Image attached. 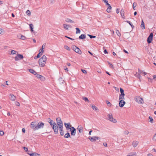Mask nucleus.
I'll return each mask as SVG.
<instances>
[{"label":"nucleus","instance_id":"1","mask_svg":"<svg viewBox=\"0 0 156 156\" xmlns=\"http://www.w3.org/2000/svg\"><path fill=\"white\" fill-rule=\"evenodd\" d=\"M50 124L51 126L52 129L54 130L55 134H57L58 133V126L55 123L53 120L50 121Z\"/></svg>","mask_w":156,"mask_h":156},{"label":"nucleus","instance_id":"2","mask_svg":"<svg viewBox=\"0 0 156 156\" xmlns=\"http://www.w3.org/2000/svg\"><path fill=\"white\" fill-rule=\"evenodd\" d=\"M46 57L45 55H43L39 60V64L41 67L44 66L46 61Z\"/></svg>","mask_w":156,"mask_h":156},{"label":"nucleus","instance_id":"3","mask_svg":"<svg viewBox=\"0 0 156 156\" xmlns=\"http://www.w3.org/2000/svg\"><path fill=\"white\" fill-rule=\"evenodd\" d=\"M135 100L138 104H142L144 103V101L142 98L139 96H136L134 98Z\"/></svg>","mask_w":156,"mask_h":156},{"label":"nucleus","instance_id":"4","mask_svg":"<svg viewBox=\"0 0 156 156\" xmlns=\"http://www.w3.org/2000/svg\"><path fill=\"white\" fill-rule=\"evenodd\" d=\"M37 121H35L31 122L30 124V128L34 130H37Z\"/></svg>","mask_w":156,"mask_h":156},{"label":"nucleus","instance_id":"5","mask_svg":"<svg viewBox=\"0 0 156 156\" xmlns=\"http://www.w3.org/2000/svg\"><path fill=\"white\" fill-rule=\"evenodd\" d=\"M56 121L57 124L58 125V128L60 127L63 126V124L62 121L61 120L60 118L58 117L56 119Z\"/></svg>","mask_w":156,"mask_h":156},{"label":"nucleus","instance_id":"6","mask_svg":"<svg viewBox=\"0 0 156 156\" xmlns=\"http://www.w3.org/2000/svg\"><path fill=\"white\" fill-rule=\"evenodd\" d=\"M107 116L108 117V120H109L110 121L114 123L116 122V120L115 119L113 118V117L112 114L110 113L109 114H108L107 115Z\"/></svg>","mask_w":156,"mask_h":156},{"label":"nucleus","instance_id":"7","mask_svg":"<svg viewBox=\"0 0 156 156\" xmlns=\"http://www.w3.org/2000/svg\"><path fill=\"white\" fill-rule=\"evenodd\" d=\"M72 49L76 53L80 55L81 54L82 52L80 49L76 46H73L72 47Z\"/></svg>","mask_w":156,"mask_h":156},{"label":"nucleus","instance_id":"8","mask_svg":"<svg viewBox=\"0 0 156 156\" xmlns=\"http://www.w3.org/2000/svg\"><path fill=\"white\" fill-rule=\"evenodd\" d=\"M44 126V123L39 122H37V130L39 129L43 128Z\"/></svg>","mask_w":156,"mask_h":156},{"label":"nucleus","instance_id":"9","mask_svg":"<svg viewBox=\"0 0 156 156\" xmlns=\"http://www.w3.org/2000/svg\"><path fill=\"white\" fill-rule=\"evenodd\" d=\"M153 35V34L152 33H151L150 34V35L148 36L147 39V42L148 43L150 44L151 42L152 41V40Z\"/></svg>","mask_w":156,"mask_h":156},{"label":"nucleus","instance_id":"10","mask_svg":"<svg viewBox=\"0 0 156 156\" xmlns=\"http://www.w3.org/2000/svg\"><path fill=\"white\" fill-rule=\"evenodd\" d=\"M70 130L71 131V135L73 136H75L76 133V129L73 127L71 126L70 128Z\"/></svg>","mask_w":156,"mask_h":156},{"label":"nucleus","instance_id":"11","mask_svg":"<svg viewBox=\"0 0 156 156\" xmlns=\"http://www.w3.org/2000/svg\"><path fill=\"white\" fill-rule=\"evenodd\" d=\"M23 58V55L18 54L15 57V60L17 61L22 59Z\"/></svg>","mask_w":156,"mask_h":156},{"label":"nucleus","instance_id":"12","mask_svg":"<svg viewBox=\"0 0 156 156\" xmlns=\"http://www.w3.org/2000/svg\"><path fill=\"white\" fill-rule=\"evenodd\" d=\"M126 103L122 99L121 100L119 103V106L120 107H122Z\"/></svg>","mask_w":156,"mask_h":156},{"label":"nucleus","instance_id":"13","mask_svg":"<svg viewBox=\"0 0 156 156\" xmlns=\"http://www.w3.org/2000/svg\"><path fill=\"white\" fill-rule=\"evenodd\" d=\"M63 127H60L58 128V129L60 131V134L61 135L63 136L64 135V131L63 130Z\"/></svg>","mask_w":156,"mask_h":156},{"label":"nucleus","instance_id":"14","mask_svg":"<svg viewBox=\"0 0 156 156\" xmlns=\"http://www.w3.org/2000/svg\"><path fill=\"white\" fill-rule=\"evenodd\" d=\"M64 125L67 129L70 128V127H71L72 126L70 125V123L69 122L68 123H64Z\"/></svg>","mask_w":156,"mask_h":156},{"label":"nucleus","instance_id":"15","mask_svg":"<svg viewBox=\"0 0 156 156\" xmlns=\"http://www.w3.org/2000/svg\"><path fill=\"white\" fill-rule=\"evenodd\" d=\"M9 98L12 101H15L16 99V97L13 94H10L9 97Z\"/></svg>","mask_w":156,"mask_h":156},{"label":"nucleus","instance_id":"16","mask_svg":"<svg viewBox=\"0 0 156 156\" xmlns=\"http://www.w3.org/2000/svg\"><path fill=\"white\" fill-rule=\"evenodd\" d=\"M63 26L64 28L66 30H68L69 27H72L71 25L66 24H64Z\"/></svg>","mask_w":156,"mask_h":156},{"label":"nucleus","instance_id":"17","mask_svg":"<svg viewBox=\"0 0 156 156\" xmlns=\"http://www.w3.org/2000/svg\"><path fill=\"white\" fill-rule=\"evenodd\" d=\"M106 5H107L108 6V8L107 9V12H111V10L112 9V7L111 6V5L108 3V4H107Z\"/></svg>","mask_w":156,"mask_h":156},{"label":"nucleus","instance_id":"18","mask_svg":"<svg viewBox=\"0 0 156 156\" xmlns=\"http://www.w3.org/2000/svg\"><path fill=\"white\" fill-rule=\"evenodd\" d=\"M35 75H36V77L39 79H40L41 80H43L44 79V77L43 76L37 74V73H36V74Z\"/></svg>","mask_w":156,"mask_h":156},{"label":"nucleus","instance_id":"19","mask_svg":"<svg viewBox=\"0 0 156 156\" xmlns=\"http://www.w3.org/2000/svg\"><path fill=\"white\" fill-rule=\"evenodd\" d=\"M77 129L79 130L80 133H82L83 131V128L81 125L79 126Z\"/></svg>","mask_w":156,"mask_h":156},{"label":"nucleus","instance_id":"20","mask_svg":"<svg viewBox=\"0 0 156 156\" xmlns=\"http://www.w3.org/2000/svg\"><path fill=\"white\" fill-rule=\"evenodd\" d=\"M138 143L139 142L138 141H133L132 144L133 147H136Z\"/></svg>","mask_w":156,"mask_h":156},{"label":"nucleus","instance_id":"21","mask_svg":"<svg viewBox=\"0 0 156 156\" xmlns=\"http://www.w3.org/2000/svg\"><path fill=\"white\" fill-rule=\"evenodd\" d=\"M27 154H29L30 156H37V155H40V154L36 153H33L31 154H30L29 153H28Z\"/></svg>","mask_w":156,"mask_h":156},{"label":"nucleus","instance_id":"22","mask_svg":"<svg viewBox=\"0 0 156 156\" xmlns=\"http://www.w3.org/2000/svg\"><path fill=\"white\" fill-rule=\"evenodd\" d=\"M86 36L85 34H82L79 37V38L81 39H83L85 38Z\"/></svg>","mask_w":156,"mask_h":156},{"label":"nucleus","instance_id":"23","mask_svg":"<svg viewBox=\"0 0 156 156\" xmlns=\"http://www.w3.org/2000/svg\"><path fill=\"white\" fill-rule=\"evenodd\" d=\"M141 27L142 28V29H145V26L144 25V23L143 20H142L141 24L140 25Z\"/></svg>","mask_w":156,"mask_h":156},{"label":"nucleus","instance_id":"24","mask_svg":"<svg viewBox=\"0 0 156 156\" xmlns=\"http://www.w3.org/2000/svg\"><path fill=\"white\" fill-rule=\"evenodd\" d=\"M29 69V71L30 73H31L35 75L36 74L37 72L35 71L34 70H33V69Z\"/></svg>","mask_w":156,"mask_h":156},{"label":"nucleus","instance_id":"25","mask_svg":"<svg viewBox=\"0 0 156 156\" xmlns=\"http://www.w3.org/2000/svg\"><path fill=\"white\" fill-rule=\"evenodd\" d=\"M42 52L43 51H42V50L40 49L39 50V52L37 55V57L39 58L42 55Z\"/></svg>","mask_w":156,"mask_h":156},{"label":"nucleus","instance_id":"26","mask_svg":"<svg viewBox=\"0 0 156 156\" xmlns=\"http://www.w3.org/2000/svg\"><path fill=\"white\" fill-rule=\"evenodd\" d=\"M89 139L91 142H94L95 141H96L94 136L92 137L89 136Z\"/></svg>","mask_w":156,"mask_h":156},{"label":"nucleus","instance_id":"27","mask_svg":"<svg viewBox=\"0 0 156 156\" xmlns=\"http://www.w3.org/2000/svg\"><path fill=\"white\" fill-rule=\"evenodd\" d=\"M65 20L66 22H68V23H74V22L73 21L69 19V18H67V19H66Z\"/></svg>","mask_w":156,"mask_h":156},{"label":"nucleus","instance_id":"28","mask_svg":"<svg viewBox=\"0 0 156 156\" xmlns=\"http://www.w3.org/2000/svg\"><path fill=\"white\" fill-rule=\"evenodd\" d=\"M136 153L135 152H133L130 153L129 155H128L126 156H136Z\"/></svg>","mask_w":156,"mask_h":156},{"label":"nucleus","instance_id":"29","mask_svg":"<svg viewBox=\"0 0 156 156\" xmlns=\"http://www.w3.org/2000/svg\"><path fill=\"white\" fill-rule=\"evenodd\" d=\"M30 27V31L31 32H33L34 31V30H33V25L32 24H29Z\"/></svg>","mask_w":156,"mask_h":156},{"label":"nucleus","instance_id":"30","mask_svg":"<svg viewBox=\"0 0 156 156\" xmlns=\"http://www.w3.org/2000/svg\"><path fill=\"white\" fill-rule=\"evenodd\" d=\"M70 136V134L69 133H67L66 134L64 135V137L65 138H68Z\"/></svg>","mask_w":156,"mask_h":156},{"label":"nucleus","instance_id":"31","mask_svg":"<svg viewBox=\"0 0 156 156\" xmlns=\"http://www.w3.org/2000/svg\"><path fill=\"white\" fill-rule=\"evenodd\" d=\"M120 91L121 92V94L120 95H125L124 92V90L122 88H120Z\"/></svg>","mask_w":156,"mask_h":156},{"label":"nucleus","instance_id":"32","mask_svg":"<svg viewBox=\"0 0 156 156\" xmlns=\"http://www.w3.org/2000/svg\"><path fill=\"white\" fill-rule=\"evenodd\" d=\"M120 13L122 16H124V12L123 9H122L120 11Z\"/></svg>","mask_w":156,"mask_h":156},{"label":"nucleus","instance_id":"33","mask_svg":"<svg viewBox=\"0 0 156 156\" xmlns=\"http://www.w3.org/2000/svg\"><path fill=\"white\" fill-rule=\"evenodd\" d=\"M125 95H120L119 97V100H121L122 99L123 100L124 99V96Z\"/></svg>","mask_w":156,"mask_h":156},{"label":"nucleus","instance_id":"34","mask_svg":"<svg viewBox=\"0 0 156 156\" xmlns=\"http://www.w3.org/2000/svg\"><path fill=\"white\" fill-rule=\"evenodd\" d=\"M76 34H79V33H80V29L78 28H76Z\"/></svg>","mask_w":156,"mask_h":156},{"label":"nucleus","instance_id":"35","mask_svg":"<svg viewBox=\"0 0 156 156\" xmlns=\"http://www.w3.org/2000/svg\"><path fill=\"white\" fill-rule=\"evenodd\" d=\"M126 22L127 23H129V24L131 26L132 28H133V27H134V26L133 25L132 23L131 22H130V21H126Z\"/></svg>","mask_w":156,"mask_h":156},{"label":"nucleus","instance_id":"36","mask_svg":"<svg viewBox=\"0 0 156 156\" xmlns=\"http://www.w3.org/2000/svg\"><path fill=\"white\" fill-rule=\"evenodd\" d=\"M65 49L68 51H70L71 50V49L68 46L65 45L64 47Z\"/></svg>","mask_w":156,"mask_h":156},{"label":"nucleus","instance_id":"37","mask_svg":"<svg viewBox=\"0 0 156 156\" xmlns=\"http://www.w3.org/2000/svg\"><path fill=\"white\" fill-rule=\"evenodd\" d=\"M152 140H154V141H156V133L154 135V136L152 138Z\"/></svg>","mask_w":156,"mask_h":156},{"label":"nucleus","instance_id":"38","mask_svg":"<svg viewBox=\"0 0 156 156\" xmlns=\"http://www.w3.org/2000/svg\"><path fill=\"white\" fill-rule=\"evenodd\" d=\"M91 107L94 110L96 111L97 109V107L94 105H92Z\"/></svg>","mask_w":156,"mask_h":156},{"label":"nucleus","instance_id":"39","mask_svg":"<svg viewBox=\"0 0 156 156\" xmlns=\"http://www.w3.org/2000/svg\"><path fill=\"white\" fill-rule=\"evenodd\" d=\"M116 33L119 36H120L121 35V34L119 32V31L118 30H116Z\"/></svg>","mask_w":156,"mask_h":156},{"label":"nucleus","instance_id":"40","mask_svg":"<svg viewBox=\"0 0 156 156\" xmlns=\"http://www.w3.org/2000/svg\"><path fill=\"white\" fill-rule=\"evenodd\" d=\"M88 36L90 38H95L96 37V36L92 35L90 34H88Z\"/></svg>","mask_w":156,"mask_h":156},{"label":"nucleus","instance_id":"41","mask_svg":"<svg viewBox=\"0 0 156 156\" xmlns=\"http://www.w3.org/2000/svg\"><path fill=\"white\" fill-rule=\"evenodd\" d=\"M20 38L22 40H25L26 39V37L25 36H23V35H22L21 37Z\"/></svg>","mask_w":156,"mask_h":156},{"label":"nucleus","instance_id":"42","mask_svg":"<svg viewBox=\"0 0 156 156\" xmlns=\"http://www.w3.org/2000/svg\"><path fill=\"white\" fill-rule=\"evenodd\" d=\"M150 119V122L152 123L153 122V120L151 116H149V117Z\"/></svg>","mask_w":156,"mask_h":156},{"label":"nucleus","instance_id":"43","mask_svg":"<svg viewBox=\"0 0 156 156\" xmlns=\"http://www.w3.org/2000/svg\"><path fill=\"white\" fill-rule=\"evenodd\" d=\"M26 13L29 16H30V12L29 10H27L26 12Z\"/></svg>","mask_w":156,"mask_h":156},{"label":"nucleus","instance_id":"44","mask_svg":"<svg viewBox=\"0 0 156 156\" xmlns=\"http://www.w3.org/2000/svg\"><path fill=\"white\" fill-rule=\"evenodd\" d=\"M83 99L85 101L88 102L89 100L86 97L83 98Z\"/></svg>","mask_w":156,"mask_h":156},{"label":"nucleus","instance_id":"45","mask_svg":"<svg viewBox=\"0 0 156 156\" xmlns=\"http://www.w3.org/2000/svg\"><path fill=\"white\" fill-rule=\"evenodd\" d=\"M58 81H59V82H62V83H63V81H64V80H63L62 79V78L60 77V78H59V79H58Z\"/></svg>","mask_w":156,"mask_h":156},{"label":"nucleus","instance_id":"46","mask_svg":"<svg viewBox=\"0 0 156 156\" xmlns=\"http://www.w3.org/2000/svg\"><path fill=\"white\" fill-rule=\"evenodd\" d=\"M106 103L107 104L108 106H111L112 105V104H111V103L108 101H107Z\"/></svg>","mask_w":156,"mask_h":156},{"label":"nucleus","instance_id":"47","mask_svg":"<svg viewBox=\"0 0 156 156\" xmlns=\"http://www.w3.org/2000/svg\"><path fill=\"white\" fill-rule=\"evenodd\" d=\"M45 45H46L45 43H44V44L42 45V49H41V50H42V51H43V49H44V48H45Z\"/></svg>","mask_w":156,"mask_h":156},{"label":"nucleus","instance_id":"48","mask_svg":"<svg viewBox=\"0 0 156 156\" xmlns=\"http://www.w3.org/2000/svg\"><path fill=\"white\" fill-rule=\"evenodd\" d=\"M136 3H135V2H134L133 3V9L134 10H135V9H134V8L136 7Z\"/></svg>","mask_w":156,"mask_h":156},{"label":"nucleus","instance_id":"49","mask_svg":"<svg viewBox=\"0 0 156 156\" xmlns=\"http://www.w3.org/2000/svg\"><path fill=\"white\" fill-rule=\"evenodd\" d=\"M16 51L14 50H12L11 51V54L13 55L15 54Z\"/></svg>","mask_w":156,"mask_h":156},{"label":"nucleus","instance_id":"50","mask_svg":"<svg viewBox=\"0 0 156 156\" xmlns=\"http://www.w3.org/2000/svg\"><path fill=\"white\" fill-rule=\"evenodd\" d=\"M23 149L24 150H25L26 152H27V151H28V149L27 147H23Z\"/></svg>","mask_w":156,"mask_h":156},{"label":"nucleus","instance_id":"51","mask_svg":"<svg viewBox=\"0 0 156 156\" xmlns=\"http://www.w3.org/2000/svg\"><path fill=\"white\" fill-rule=\"evenodd\" d=\"M82 71L85 74H86L87 73V71L86 70H84V69H81Z\"/></svg>","mask_w":156,"mask_h":156},{"label":"nucleus","instance_id":"52","mask_svg":"<svg viewBox=\"0 0 156 156\" xmlns=\"http://www.w3.org/2000/svg\"><path fill=\"white\" fill-rule=\"evenodd\" d=\"M4 134V132L2 131H0V136H2Z\"/></svg>","mask_w":156,"mask_h":156},{"label":"nucleus","instance_id":"53","mask_svg":"<svg viewBox=\"0 0 156 156\" xmlns=\"http://www.w3.org/2000/svg\"><path fill=\"white\" fill-rule=\"evenodd\" d=\"M124 133L125 134L127 135L129 133V132L127 130L125 131L124 132Z\"/></svg>","mask_w":156,"mask_h":156},{"label":"nucleus","instance_id":"54","mask_svg":"<svg viewBox=\"0 0 156 156\" xmlns=\"http://www.w3.org/2000/svg\"><path fill=\"white\" fill-rule=\"evenodd\" d=\"M104 1V2L105 3L106 5H107V4H108V2L107 0H102Z\"/></svg>","mask_w":156,"mask_h":156},{"label":"nucleus","instance_id":"55","mask_svg":"<svg viewBox=\"0 0 156 156\" xmlns=\"http://www.w3.org/2000/svg\"><path fill=\"white\" fill-rule=\"evenodd\" d=\"M103 144L105 147H107L108 146L106 142L104 143Z\"/></svg>","mask_w":156,"mask_h":156},{"label":"nucleus","instance_id":"56","mask_svg":"<svg viewBox=\"0 0 156 156\" xmlns=\"http://www.w3.org/2000/svg\"><path fill=\"white\" fill-rule=\"evenodd\" d=\"M95 139V140H98L100 138V137H97L96 136H94Z\"/></svg>","mask_w":156,"mask_h":156},{"label":"nucleus","instance_id":"57","mask_svg":"<svg viewBox=\"0 0 156 156\" xmlns=\"http://www.w3.org/2000/svg\"><path fill=\"white\" fill-rule=\"evenodd\" d=\"M119 9H117L116 10V12L117 13H119Z\"/></svg>","mask_w":156,"mask_h":156},{"label":"nucleus","instance_id":"58","mask_svg":"<svg viewBox=\"0 0 156 156\" xmlns=\"http://www.w3.org/2000/svg\"><path fill=\"white\" fill-rule=\"evenodd\" d=\"M65 37H66V38H68V39H70V40H74V39H73V38H70V37H68V36H66Z\"/></svg>","mask_w":156,"mask_h":156},{"label":"nucleus","instance_id":"59","mask_svg":"<svg viewBox=\"0 0 156 156\" xmlns=\"http://www.w3.org/2000/svg\"><path fill=\"white\" fill-rule=\"evenodd\" d=\"M3 34V32L2 30V29L0 28V34Z\"/></svg>","mask_w":156,"mask_h":156},{"label":"nucleus","instance_id":"60","mask_svg":"<svg viewBox=\"0 0 156 156\" xmlns=\"http://www.w3.org/2000/svg\"><path fill=\"white\" fill-rule=\"evenodd\" d=\"M108 64H109V65L111 67V68H113V65L111 63H110L109 62Z\"/></svg>","mask_w":156,"mask_h":156},{"label":"nucleus","instance_id":"61","mask_svg":"<svg viewBox=\"0 0 156 156\" xmlns=\"http://www.w3.org/2000/svg\"><path fill=\"white\" fill-rule=\"evenodd\" d=\"M16 105L17 106H19L20 105V103L18 102H16Z\"/></svg>","mask_w":156,"mask_h":156},{"label":"nucleus","instance_id":"62","mask_svg":"<svg viewBox=\"0 0 156 156\" xmlns=\"http://www.w3.org/2000/svg\"><path fill=\"white\" fill-rule=\"evenodd\" d=\"M22 132H23V133H25V128H23L22 129Z\"/></svg>","mask_w":156,"mask_h":156},{"label":"nucleus","instance_id":"63","mask_svg":"<svg viewBox=\"0 0 156 156\" xmlns=\"http://www.w3.org/2000/svg\"><path fill=\"white\" fill-rule=\"evenodd\" d=\"M50 1L51 3H53L54 2V0H50Z\"/></svg>","mask_w":156,"mask_h":156},{"label":"nucleus","instance_id":"64","mask_svg":"<svg viewBox=\"0 0 156 156\" xmlns=\"http://www.w3.org/2000/svg\"><path fill=\"white\" fill-rule=\"evenodd\" d=\"M148 156H153V155L149 153L147 154Z\"/></svg>","mask_w":156,"mask_h":156}]
</instances>
